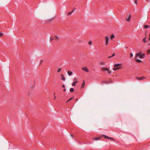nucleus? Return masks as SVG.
<instances>
[{
  "label": "nucleus",
  "mask_w": 150,
  "mask_h": 150,
  "mask_svg": "<svg viewBox=\"0 0 150 150\" xmlns=\"http://www.w3.org/2000/svg\"><path fill=\"white\" fill-rule=\"evenodd\" d=\"M73 99V97L71 98H70L69 99L67 102V103L68 101H69L70 100H71Z\"/></svg>",
  "instance_id": "393cba45"
},
{
  "label": "nucleus",
  "mask_w": 150,
  "mask_h": 150,
  "mask_svg": "<svg viewBox=\"0 0 150 150\" xmlns=\"http://www.w3.org/2000/svg\"><path fill=\"white\" fill-rule=\"evenodd\" d=\"M73 11H72L71 12H70L68 14L69 15L71 14L72 13Z\"/></svg>",
  "instance_id": "c85d7f7f"
},
{
  "label": "nucleus",
  "mask_w": 150,
  "mask_h": 150,
  "mask_svg": "<svg viewBox=\"0 0 150 150\" xmlns=\"http://www.w3.org/2000/svg\"><path fill=\"white\" fill-rule=\"evenodd\" d=\"M68 74L69 76H71L72 74L73 73L71 71H68Z\"/></svg>",
  "instance_id": "9d476101"
},
{
  "label": "nucleus",
  "mask_w": 150,
  "mask_h": 150,
  "mask_svg": "<svg viewBox=\"0 0 150 150\" xmlns=\"http://www.w3.org/2000/svg\"><path fill=\"white\" fill-rule=\"evenodd\" d=\"M146 36L144 38L143 40V41L144 42H147V41L146 40Z\"/></svg>",
  "instance_id": "ddd939ff"
},
{
  "label": "nucleus",
  "mask_w": 150,
  "mask_h": 150,
  "mask_svg": "<svg viewBox=\"0 0 150 150\" xmlns=\"http://www.w3.org/2000/svg\"><path fill=\"white\" fill-rule=\"evenodd\" d=\"M82 69L86 72H88L89 71V70L86 67H83L82 68Z\"/></svg>",
  "instance_id": "20e7f679"
},
{
  "label": "nucleus",
  "mask_w": 150,
  "mask_h": 150,
  "mask_svg": "<svg viewBox=\"0 0 150 150\" xmlns=\"http://www.w3.org/2000/svg\"><path fill=\"white\" fill-rule=\"evenodd\" d=\"M102 70L103 71H108V73L109 74H110L111 73V72L109 70V69L105 68V67L102 68Z\"/></svg>",
  "instance_id": "7ed1b4c3"
},
{
  "label": "nucleus",
  "mask_w": 150,
  "mask_h": 150,
  "mask_svg": "<svg viewBox=\"0 0 150 150\" xmlns=\"http://www.w3.org/2000/svg\"><path fill=\"white\" fill-rule=\"evenodd\" d=\"M105 45L107 46L108 45L109 43V41L110 40L109 37L106 36L105 38Z\"/></svg>",
  "instance_id": "f03ea898"
},
{
  "label": "nucleus",
  "mask_w": 150,
  "mask_h": 150,
  "mask_svg": "<svg viewBox=\"0 0 150 150\" xmlns=\"http://www.w3.org/2000/svg\"><path fill=\"white\" fill-rule=\"evenodd\" d=\"M121 65V64H115L114 66V68H113V70L114 71H116L119 69L120 68Z\"/></svg>",
  "instance_id": "f257e3e1"
},
{
  "label": "nucleus",
  "mask_w": 150,
  "mask_h": 150,
  "mask_svg": "<svg viewBox=\"0 0 150 150\" xmlns=\"http://www.w3.org/2000/svg\"><path fill=\"white\" fill-rule=\"evenodd\" d=\"M3 35V33H0V35L1 36H2Z\"/></svg>",
  "instance_id": "7c9ffc66"
},
{
  "label": "nucleus",
  "mask_w": 150,
  "mask_h": 150,
  "mask_svg": "<svg viewBox=\"0 0 150 150\" xmlns=\"http://www.w3.org/2000/svg\"><path fill=\"white\" fill-rule=\"evenodd\" d=\"M145 56V54H140L139 55V57L140 58H143Z\"/></svg>",
  "instance_id": "1a4fd4ad"
},
{
  "label": "nucleus",
  "mask_w": 150,
  "mask_h": 150,
  "mask_svg": "<svg viewBox=\"0 0 150 150\" xmlns=\"http://www.w3.org/2000/svg\"><path fill=\"white\" fill-rule=\"evenodd\" d=\"M145 78V77L143 76L140 77H137V79L139 80H142Z\"/></svg>",
  "instance_id": "6e6552de"
},
{
  "label": "nucleus",
  "mask_w": 150,
  "mask_h": 150,
  "mask_svg": "<svg viewBox=\"0 0 150 150\" xmlns=\"http://www.w3.org/2000/svg\"><path fill=\"white\" fill-rule=\"evenodd\" d=\"M115 53H113L112 54V55L111 56H110V57H108L109 58H111V57H113L114 56H115Z\"/></svg>",
  "instance_id": "412c9836"
},
{
  "label": "nucleus",
  "mask_w": 150,
  "mask_h": 150,
  "mask_svg": "<svg viewBox=\"0 0 150 150\" xmlns=\"http://www.w3.org/2000/svg\"><path fill=\"white\" fill-rule=\"evenodd\" d=\"M149 40H150V37H149Z\"/></svg>",
  "instance_id": "e433bc0d"
},
{
  "label": "nucleus",
  "mask_w": 150,
  "mask_h": 150,
  "mask_svg": "<svg viewBox=\"0 0 150 150\" xmlns=\"http://www.w3.org/2000/svg\"><path fill=\"white\" fill-rule=\"evenodd\" d=\"M149 27V26L147 25H144V28L146 29Z\"/></svg>",
  "instance_id": "4be33fe9"
},
{
  "label": "nucleus",
  "mask_w": 150,
  "mask_h": 150,
  "mask_svg": "<svg viewBox=\"0 0 150 150\" xmlns=\"http://www.w3.org/2000/svg\"><path fill=\"white\" fill-rule=\"evenodd\" d=\"M131 18V16L130 15L127 16V19L126 20L128 22L130 21V19Z\"/></svg>",
  "instance_id": "39448f33"
},
{
  "label": "nucleus",
  "mask_w": 150,
  "mask_h": 150,
  "mask_svg": "<svg viewBox=\"0 0 150 150\" xmlns=\"http://www.w3.org/2000/svg\"><path fill=\"white\" fill-rule=\"evenodd\" d=\"M61 70V68H59V69L58 70H57V72H60Z\"/></svg>",
  "instance_id": "a878e982"
},
{
  "label": "nucleus",
  "mask_w": 150,
  "mask_h": 150,
  "mask_svg": "<svg viewBox=\"0 0 150 150\" xmlns=\"http://www.w3.org/2000/svg\"><path fill=\"white\" fill-rule=\"evenodd\" d=\"M149 36H150V33H149Z\"/></svg>",
  "instance_id": "4c0bfd02"
},
{
  "label": "nucleus",
  "mask_w": 150,
  "mask_h": 150,
  "mask_svg": "<svg viewBox=\"0 0 150 150\" xmlns=\"http://www.w3.org/2000/svg\"><path fill=\"white\" fill-rule=\"evenodd\" d=\"M134 3L136 4H137V0H134Z\"/></svg>",
  "instance_id": "b1692460"
},
{
  "label": "nucleus",
  "mask_w": 150,
  "mask_h": 150,
  "mask_svg": "<svg viewBox=\"0 0 150 150\" xmlns=\"http://www.w3.org/2000/svg\"><path fill=\"white\" fill-rule=\"evenodd\" d=\"M133 56V54L132 53H131L130 54V56L131 57H132Z\"/></svg>",
  "instance_id": "cd10ccee"
},
{
  "label": "nucleus",
  "mask_w": 150,
  "mask_h": 150,
  "mask_svg": "<svg viewBox=\"0 0 150 150\" xmlns=\"http://www.w3.org/2000/svg\"><path fill=\"white\" fill-rule=\"evenodd\" d=\"M65 90H66V89H64V90H63V91H65Z\"/></svg>",
  "instance_id": "c9c22d12"
},
{
  "label": "nucleus",
  "mask_w": 150,
  "mask_h": 150,
  "mask_svg": "<svg viewBox=\"0 0 150 150\" xmlns=\"http://www.w3.org/2000/svg\"><path fill=\"white\" fill-rule=\"evenodd\" d=\"M137 62H142V61L141 60L139 59H137Z\"/></svg>",
  "instance_id": "5701e85b"
},
{
  "label": "nucleus",
  "mask_w": 150,
  "mask_h": 150,
  "mask_svg": "<svg viewBox=\"0 0 150 150\" xmlns=\"http://www.w3.org/2000/svg\"><path fill=\"white\" fill-rule=\"evenodd\" d=\"M70 135H71V137H73V135L72 134H70Z\"/></svg>",
  "instance_id": "72a5a7b5"
},
{
  "label": "nucleus",
  "mask_w": 150,
  "mask_h": 150,
  "mask_svg": "<svg viewBox=\"0 0 150 150\" xmlns=\"http://www.w3.org/2000/svg\"><path fill=\"white\" fill-rule=\"evenodd\" d=\"M115 37L112 34L111 35V37H110V39L111 40H112L113 38H114Z\"/></svg>",
  "instance_id": "dca6fc26"
},
{
  "label": "nucleus",
  "mask_w": 150,
  "mask_h": 150,
  "mask_svg": "<svg viewBox=\"0 0 150 150\" xmlns=\"http://www.w3.org/2000/svg\"><path fill=\"white\" fill-rule=\"evenodd\" d=\"M62 87L63 88L64 87H65V86L64 85H63L62 86Z\"/></svg>",
  "instance_id": "f704fd0d"
},
{
  "label": "nucleus",
  "mask_w": 150,
  "mask_h": 150,
  "mask_svg": "<svg viewBox=\"0 0 150 150\" xmlns=\"http://www.w3.org/2000/svg\"><path fill=\"white\" fill-rule=\"evenodd\" d=\"M54 40V37H53L52 36L50 37V40L52 41Z\"/></svg>",
  "instance_id": "f3484780"
},
{
  "label": "nucleus",
  "mask_w": 150,
  "mask_h": 150,
  "mask_svg": "<svg viewBox=\"0 0 150 150\" xmlns=\"http://www.w3.org/2000/svg\"><path fill=\"white\" fill-rule=\"evenodd\" d=\"M43 62V60H41L40 61V64H41Z\"/></svg>",
  "instance_id": "c756f323"
},
{
  "label": "nucleus",
  "mask_w": 150,
  "mask_h": 150,
  "mask_svg": "<svg viewBox=\"0 0 150 150\" xmlns=\"http://www.w3.org/2000/svg\"><path fill=\"white\" fill-rule=\"evenodd\" d=\"M85 84V81L84 80H83V83L82 84L81 87L82 88L83 87H84V86Z\"/></svg>",
  "instance_id": "2eb2a0df"
},
{
  "label": "nucleus",
  "mask_w": 150,
  "mask_h": 150,
  "mask_svg": "<svg viewBox=\"0 0 150 150\" xmlns=\"http://www.w3.org/2000/svg\"><path fill=\"white\" fill-rule=\"evenodd\" d=\"M92 42L91 41H89L88 43L89 45H91L92 44Z\"/></svg>",
  "instance_id": "bb28decb"
},
{
  "label": "nucleus",
  "mask_w": 150,
  "mask_h": 150,
  "mask_svg": "<svg viewBox=\"0 0 150 150\" xmlns=\"http://www.w3.org/2000/svg\"><path fill=\"white\" fill-rule=\"evenodd\" d=\"M141 54V53L140 52L139 53H137L136 55V57H138V56H139L140 54Z\"/></svg>",
  "instance_id": "a211bd4d"
},
{
  "label": "nucleus",
  "mask_w": 150,
  "mask_h": 150,
  "mask_svg": "<svg viewBox=\"0 0 150 150\" xmlns=\"http://www.w3.org/2000/svg\"><path fill=\"white\" fill-rule=\"evenodd\" d=\"M54 40H55L56 41H57L59 40V38H58V37H57V36H55L54 37Z\"/></svg>",
  "instance_id": "9b49d317"
},
{
  "label": "nucleus",
  "mask_w": 150,
  "mask_h": 150,
  "mask_svg": "<svg viewBox=\"0 0 150 150\" xmlns=\"http://www.w3.org/2000/svg\"><path fill=\"white\" fill-rule=\"evenodd\" d=\"M148 53L149 54L150 53V50H149L148 51Z\"/></svg>",
  "instance_id": "2f4dec72"
},
{
  "label": "nucleus",
  "mask_w": 150,
  "mask_h": 150,
  "mask_svg": "<svg viewBox=\"0 0 150 150\" xmlns=\"http://www.w3.org/2000/svg\"><path fill=\"white\" fill-rule=\"evenodd\" d=\"M103 136L105 137V138L106 139H112L113 140H114V139H113L112 138L110 137H109L107 136L104 135H103Z\"/></svg>",
  "instance_id": "423d86ee"
},
{
  "label": "nucleus",
  "mask_w": 150,
  "mask_h": 150,
  "mask_svg": "<svg viewBox=\"0 0 150 150\" xmlns=\"http://www.w3.org/2000/svg\"><path fill=\"white\" fill-rule=\"evenodd\" d=\"M62 80L64 81L65 80V78L62 75Z\"/></svg>",
  "instance_id": "aec40b11"
},
{
  "label": "nucleus",
  "mask_w": 150,
  "mask_h": 150,
  "mask_svg": "<svg viewBox=\"0 0 150 150\" xmlns=\"http://www.w3.org/2000/svg\"><path fill=\"white\" fill-rule=\"evenodd\" d=\"M78 82L77 81H76L72 83V85L73 86H75L76 85V83H77Z\"/></svg>",
  "instance_id": "f8f14e48"
},
{
  "label": "nucleus",
  "mask_w": 150,
  "mask_h": 150,
  "mask_svg": "<svg viewBox=\"0 0 150 150\" xmlns=\"http://www.w3.org/2000/svg\"><path fill=\"white\" fill-rule=\"evenodd\" d=\"M56 96H54V99H56Z\"/></svg>",
  "instance_id": "473e14b6"
},
{
  "label": "nucleus",
  "mask_w": 150,
  "mask_h": 150,
  "mask_svg": "<svg viewBox=\"0 0 150 150\" xmlns=\"http://www.w3.org/2000/svg\"><path fill=\"white\" fill-rule=\"evenodd\" d=\"M74 90L73 88H71L70 89V91L71 92H73Z\"/></svg>",
  "instance_id": "6ab92c4d"
},
{
  "label": "nucleus",
  "mask_w": 150,
  "mask_h": 150,
  "mask_svg": "<svg viewBox=\"0 0 150 150\" xmlns=\"http://www.w3.org/2000/svg\"><path fill=\"white\" fill-rule=\"evenodd\" d=\"M102 82L103 83H105L108 84L111 83V81L110 80H108L107 81H103Z\"/></svg>",
  "instance_id": "0eeeda50"
},
{
  "label": "nucleus",
  "mask_w": 150,
  "mask_h": 150,
  "mask_svg": "<svg viewBox=\"0 0 150 150\" xmlns=\"http://www.w3.org/2000/svg\"><path fill=\"white\" fill-rule=\"evenodd\" d=\"M100 137H96V138H93V139H94V140H99L100 139Z\"/></svg>",
  "instance_id": "4468645a"
}]
</instances>
